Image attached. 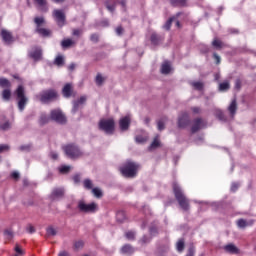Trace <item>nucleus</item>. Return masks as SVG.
<instances>
[{"instance_id": "obj_1", "label": "nucleus", "mask_w": 256, "mask_h": 256, "mask_svg": "<svg viewBox=\"0 0 256 256\" xmlns=\"http://www.w3.org/2000/svg\"><path fill=\"white\" fill-rule=\"evenodd\" d=\"M142 166L141 163L135 162L132 159H127L120 167L119 172L124 179H135L137 175H139V171H141Z\"/></svg>"}, {"instance_id": "obj_2", "label": "nucleus", "mask_w": 256, "mask_h": 256, "mask_svg": "<svg viewBox=\"0 0 256 256\" xmlns=\"http://www.w3.org/2000/svg\"><path fill=\"white\" fill-rule=\"evenodd\" d=\"M172 191L174 194V197L182 211L187 213L191 210V202L189 198L185 195V192H183V188L179 185L177 182L172 183Z\"/></svg>"}, {"instance_id": "obj_3", "label": "nucleus", "mask_w": 256, "mask_h": 256, "mask_svg": "<svg viewBox=\"0 0 256 256\" xmlns=\"http://www.w3.org/2000/svg\"><path fill=\"white\" fill-rule=\"evenodd\" d=\"M36 97L38 101L42 103V105H49L50 103H55V101H59V91H57V89L55 88H49L43 90Z\"/></svg>"}, {"instance_id": "obj_4", "label": "nucleus", "mask_w": 256, "mask_h": 256, "mask_svg": "<svg viewBox=\"0 0 256 256\" xmlns=\"http://www.w3.org/2000/svg\"><path fill=\"white\" fill-rule=\"evenodd\" d=\"M62 149L68 159H79V157H83V152L75 143L64 145Z\"/></svg>"}, {"instance_id": "obj_5", "label": "nucleus", "mask_w": 256, "mask_h": 256, "mask_svg": "<svg viewBox=\"0 0 256 256\" xmlns=\"http://www.w3.org/2000/svg\"><path fill=\"white\" fill-rule=\"evenodd\" d=\"M14 94L18 101L19 111H25V107L27 106V103H29V98L25 95V87L23 85H19L14 91Z\"/></svg>"}, {"instance_id": "obj_6", "label": "nucleus", "mask_w": 256, "mask_h": 256, "mask_svg": "<svg viewBox=\"0 0 256 256\" xmlns=\"http://www.w3.org/2000/svg\"><path fill=\"white\" fill-rule=\"evenodd\" d=\"M99 131H104L106 135H114L115 120L113 118L101 119L98 123Z\"/></svg>"}, {"instance_id": "obj_7", "label": "nucleus", "mask_w": 256, "mask_h": 256, "mask_svg": "<svg viewBox=\"0 0 256 256\" xmlns=\"http://www.w3.org/2000/svg\"><path fill=\"white\" fill-rule=\"evenodd\" d=\"M50 119L51 121H55L59 125H65L67 123V116L63 114L61 109H53L50 111Z\"/></svg>"}, {"instance_id": "obj_8", "label": "nucleus", "mask_w": 256, "mask_h": 256, "mask_svg": "<svg viewBox=\"0 0 256 256\" xmlns=\"http://www.w3.org/2000/svg\"><path fill=\"white\" fill-rule=\"evenodd\" d=\"M78 209L80 213H97V211H99V206L95 202L87 204L84 201H79Z\"/></svg>"}, {"instance_id": "obj_9", "label": "nucleus", "mask_w": 256, "mask_h": 256, "mask_svg": "<svg viewBox=\"0 0 256 256\" xmlns=\"http://www.w3.org/2000/svg\"><path fill=\"white\" fill-rule=\"evenodd\" d=\"M53 17L55 19L56 24L58 25V27H65L66 23H67V17L65 16V12H63V10H57L55 9L53 11Z\"/></svg>"}, {"instance_id": "obj_10", "label": "nucleus", "mask_w": 256, "mask_h": 256, "mask_svg": "<svg viewBox=\"0 0 256 256\" xmlns=\"http://www.w3.org/2000/svg\"><path fill=\"white\" fill-rule=\"evenodd\" d=\"M28 57L33 59L35 63L43 60V49L41 47H35L28 52Z\"/></svg>"}, {"instance_id": "obj_11", "label": "nucleus", "mask_w": 256, "mask_h": 256, "mask_svg": "<svg viewBox=\"0 0 256 256\" xmlns=\"http://www.w3.org/2000/svg\"><path fill=\"white\" fill-rule=\"evenodd\" d=\"M178 129H187L191 125V119L189 118V114L184 112L181 116L178 117Z\"/></svg>"}, {"instance_id": "obj_12", "label": "nucleus", "mask_w": 256, "mask_h": 256, "mask_svg": "<svg viewBox=\"0 0 256 256\" xmlns=\"http://www.w3.org/2000/svg\"><path fill=\"white\" fill-rule=\"evenodd\" d=\"M65 197V188L57 187L54 188L49 196L50 201H59Z\"/></svg>"}, {"instance_id": "obj_13", "label": "nucleus", "mask_w": 256, "mask_h": 256, "mask_svg": "<svg viewBox=\"0 0 256 256\" xmlns=\"http://www.w3.org/2000/svg\"><path fill=\"white\" fill-rule=\"evenodd\" d=\"M62 95L64 99H71V97H75L77 93L73 89V84L66 83L64 87L62 88Z\"/></svg>"}, {"instance_id": "obj_14", "label": "nucleus", "mask_w": 256, "mask_h": 256, "mask_svg": "<svg viewBox=\"0 0 256 256\" xmlns=\"http://www.w3.org/2000/svg\"><path fill=\"white\" fill-rule=\"evenodd\" d=\"M207 127V124L203 121V118H196L193 120V125L191 127V133L192 135H195V133L201 131V129Z\"/></svg>"}, {"instance_id": "obj_15", "label": "nucleus", "mask_w": 256, "mask_h": 256, "mask_svg": "<svg viewBox=\"0 0 256 256\" xmlns=\"http://www.w3.org/2000/svg\"><path fill=\"white\" fill-rule=\"evenodd\" d=\"M85 103H87V96H81L78 100H74L72 102V115H75V113L81 109V105H85Z\"/></svg>"}, {"instance_id": "obj_16", "label": "nucleus", "mask_w": 256, "mask_h": 256, "mask_svg": "<svg viewBox=\"0 0 256 256\" xmlns=\"http://www.w3.org/2000/svg\"><path fill=\"white\" fill-rule=\"evenodd\" d=\"M163 41H165V36L161 34H157L156 32H153L150 35V42L152 45H154V47H158V45H161Z\"/></svg>"}, {"instance_id": "obj_17", "label": "nucleus", "mask_w": 256, "mask_h": 256, "mask_svg": "<svg viewBox=\"0 0 256 256\" xmlns=\"http://www.w3.org/2000/svg\"><path fill=\"white\" fill-rule=\"evenodd\" d=\"M0 36L2 37V41H4V43H6V45H11V43H13L14 39H13V34H11V32L2 29Z\"/></svg>"}, {"instance_id": "obj_18", "label": "nucleus", "mask_w": 256, "mask_h": 256, "mask_svg": "<svg viewBox=\"0 0 256 256\" xmlns=\"http://www.w3.org/2000/svg\"><path fill=\"white\" fill-rule=\"evenodd\" d=\"M130 126H131V118H129V116H125L120 119L119 127L121 131H129Z\"/></svg>"}, {"instance_id": "obj_19", "label": "nucleus", "mask_w": 256, "mask_h": 256, "mask_svg": "<svg viewBox=\"0 0 256 256\" xmlns=\"http://www.w3.org/2000/svg\"><path fill=\"white\" fill-rule=\"evenodd\" d=\"M104 6L106 7L107 11H109V13L113 14L117 10V0H105Z\"/></svg>"}, {"instance_id": "obj_20", "label": "nucleus", "mask_w": 256, "mask_h": 256, "mask_svg": "<svg viewBox=\"0 0 256 256\" xmlns=\"http://www.w3.org/2000/svg\"><path fill=\"white\" fill-rule=\"evenodd\" d=\"M180 16H181V12H178L176 16L170 17L166 21V23L163 25V29H165V31H171V25H173V22L175 21V19H178Z\"/></svg>"}, {"instance_id": "obj_21", "label": "nucleus", "mask_w": 256, "mask_h": 256, "mask_svg": "<svg viewBox=\"0 0 256 256\" xmlns=\"http://www.w3.org/2000/svg\"><path fill=\"white\" fill-rule=\"evenodd\" d=\"M224 251H226V253H230V255H239V248L234 244H227L224 246Z\"/></svg>"}, {"instance_id": "obj_22", "label": "nucleus", "mask_w": 256, "mask_h": 256, "mask_svg": "<svg viewBox=\"0 0 256 256\" xmlns=\"http://www.w3.org/2000/svg\"><path fill=\"white\" fill-rule=\"evenodd\" d=\"M228 111L231 115V117H235V115L237 114V99L234 98L232 100V102L230 103L229 107H228Z\"/></svg>"}, {"instance_id": "obj_23", "label": "nucleus", "mask_w": 256, "mask_h": 256, "mask_svg": "<svg viewBox=\"0 0 256 256\" xmlns=\"http://www.w3.org/2000/svg\"><path fill=\"white\" fill-rule=\"evenodd\" d=\"M116 221L117 223H125L127 221V214L123 210L116 212Z\"/></svg>"}, {"instance_id": "obj_24", "label": "nucleus", "mask_w": 256, "mask_h": 256, "mask_svg": "<svg viewBox=\"0 0 256 256\" xmlns=\"http://www.w3.org/2000/svg\"><path fill=\"white\" fill-rule=\"evenodd\" d=\"M121 253H123L124 255H133V253H135V249L131 244H125L121 248Z\"/></svg>"}, {"instance_id": "obj_25", "label": "nucleus", "mask_w": 256, "mask_h": 256, "mask_svg": "<svg viewBox=\"0 0 256 256\" xmlns=\"http://www.w3.org/2000/svg\"><path fill=\"white\" fill-rule=\"evenodd\" d=\"M215 117H216V119H218L219 121H222L223 123H227V116L225 115V113L223 112V110H221V109H216V110H215Z\"/></svg>"}, {"instance_id": "obj_26", "label": "nucleus", "mask_w": 256, "mask_h": 256, "mask_svg": "<svg viewBox=\"0 0 256 256\" xmlns=\"http://www.w3.org/2000/svg\"><path fill=\"white\" fill-rule=\"evenodd\" d=\"M171 7H187V0H169Z\"/></svg>"}, {"instance_id": "obj_27", "label": "nucleus", "mask_w": 256, "mask_h": 256, "mask_svg": "<svg viewBox=\"0 0 256 256\" xmlns=\"http://www.w3.org/2000/svg\"><path fill=\"white\" fill-rule=\"evenodd\" d=\"M73 45H76V42L71 38L64 39L61 41V47L63 49H69V47H73Z\"/></svg>"}, {"instance_id": "obj_28", "label": "nucleus", "mask_w": 256, "mask_h": 256, "mask_svg": "<svg viewBox=\"0 0 256 256\" xmlns=\"http://www.w3.org/2000/svg\"><path fill=\"white\" fill-rule=\"evenodd\" d=\"M38 6L40 7V11L42 13H47L49 11V7H47V0H34Z\"/></svg>"}, {"instance_id": "obj_29", "label": "nucleus", "mask_w": 256, "mask_h": 256, "mask_svg": "<svg viewBox=\"0 0 256 256\" xmlns=\"http://www.w3.org/2000/svg\"><path fill=\"white\" fill-rule=\"evenodd\" d=\"M35 33H38V35H41V37H50L51 36V30L47 28H36Z\"/></svg>"}, {"instance_id": "obj_30", "label": "nucleus", "mask_w": 256, "mask_h": 256, "mask_svg": "<svg viewBox=\"0 0 256 256\" xmlns=\"http://www.w3.org/2000/svg\"><path fill=\"white\" fill-rule=\"evenodd\" d=\"M53 65H56V67H63L65 65V57L63 55L56 56Z\"/></svg>"}, {"instance_id": "obj_31", "label": "nucleus", "mask_w": 256, "mask_h": 256, "mask_svg": "<svg viewBox=\"0 0 256 256\" xmlns=\"http://www.w3.org/2000/svg\"><path fill=\"white\" fill-rule=\"evenodd\" d=\"M50 119H51V117L49 118V116H47V114L42 113L38 120L40 127L47 125V123H49Z\"/></svg>"}, {"instance_id": "obj_32", "label": "nucleus", "mask_w": 256, "mask_h": 256, "mask_svg": "<svg viewBox=\"0 0 256 256\" xmlns=\"http://www.w3.org/2000/svg\"><path fill=\"white\" fill-rule=\"evenodd\" d=\"M1 97L4 101H11V88H4L1 92Z\"/></svg>"}, {"instance_id": "obj_33", "label": "nucleus", "mask_w": 256, "mask_h": 256, "mask_svg": "<svg viewBox=\"0 0 256 256\" xmlns=\"http://www.w3.org/2000/svg\"><path fill=\"white\" fill-rule=\"evenodd\" d=\"M161 73L162 75H169L171 73V64L169 62H164L161 65Z\"/></svg>"}, {"instance_id": "obj_34", "label": "nucleus", "mask_w": 256, "mask_h": 256, "mask_svg": "<svg viewBox=\"0 0 256 256\" xmlns=\"http://www.w3.org/2000/svg\"><path fill=\"white\" fill-rule=\"evenodd\" d=\"M0 87L2 89H10L11 88V81L5 77H0Z\"/></svg>"}, {"instance_id": "obj_35", "label": "nucleus", "mask_w": 256, "mask_h": 256, "mask_svg": "<svg viewBox=\"0 0 256 256\" xmlns=\"http://www.w3.org/2000/svg\"><path fill=\"white\" fill-rule=\"evenodd\" d=\"M34 23L36 25V29H41V27H43V25H45V18L43 16L35 17Z\"/></svg>"}, {"instance_id": "obj_36", "label": "nucleus", "mask_w": 256, "mask_h": 256, "mask_svg": "<svg viewBox=\"0 0 256 256\" xmlns=\"http://www.w3.org/2000/svg\"><path fill=\"white\" fill-rule=\"evenodd\" d=\"M151 239H153L151 236L144 234L138 241L140 245H147V243H151Z\"/></svg>"}, {"instance_id": "obj_37", "label": "nucleus", "mask_w": 256, "mask_h": 256, "mask_svg": "<svg viewBox=\"0 0 256 256\" xmlns=\"http://www.w3.org/2000/svg\"><path fill=\"white\" fill-rule=\"evenodd\" d=\"M229 89H231L229 81H224L219 84V91H229Z\"/></svg>"}, {"instance_id": "obj_38", "label": "nucleus", "mask_w": 256, "mask_h": 256, "mask_svg": "<svg viewBox=\"0 0 256 256\" xmlns=\"http://www.w3.org/2000/svg\"><path fill=\"white\" fill-rule=\"evenodd\" d=\"M58 171L61 173V175H67V173L71 171V166L62 165L58 168Z\"/></svg>"}, {"instance_id": "obj_39", "label": "nucleus", "mask_w": 256, "mask_h": 256, "mask_svg": "<svg viewBox=\"0 0 256 256\" xmlns=\"http://www.w3.org/2000/svg\"><path fill=\"white\" fill-rule=\"evenodd\" d=\"M191 85L197 91H203V89L205 88V84H203V82H192Z\"/></svg>"}, {"instance_id": "obj_40", "label": "nucleus", "mask_w": 256, "mask_h": 256, "mask_svg": "<svg viewBox=\"0 0 256 256\" xmlns=\"http://www.w3.org/2000/svg\"><path fill=\"white\" fill-rule=\"evenodd\" d=\"M161 147V142L159 141V138L155 137L152 143L150 144L149 149H157Z\"/></svg>"}, {"instance_id": "obj_41", "label": "nucleus", "mask_w": 256, "mask_h": 256, "mask_svg": "<svg viewBox=\"0 0 256 256\" xmlns=\"http://www.w3.org/2000/svg\"><path fill=\"white\" fill-rule=\"evenodd\" d=\"M9 129H11V122L9 120L2 124L0 123V131H9Z\"/></svg>"}, {"instance_id": "obj_42", "label": "nucleus", "mask_w": 256, "mask_h": 256, "mask_svg": "<svg viewBox=\"0 0 256 256\" xmlns=\"http://www.w3.org/2000/svg\"><path fill=\"white\" fill-rule=\"evenodd\" d=\"M149 233H150V237L153 238V237L159 235V229H157V226H150Z\"/></svg>"}, {"instance_id": "obj_43", "label": "nucleus", "mask_w": 256, "mask_h": 256, "mask_svg": "<svg viewBox=\"0 0 256 256\" xmlns=\"http://www.w3.org/2000/svg\"><path fill=\"white\" fill-rule=\"evenodd\" d=\"M212 46H214L216 49H223V42L217 38H215L212 41Z\"/></svg>"}, {"instance_id": "obj_44", "label": "nucleus", "mask_w": 256, "mask_h": 256, "mask_svg": "<svg viewBox=\"0 0 256 256\" xmlns=\"http://www.w3.org/2000/svg\"><path fill=\"white\" fill-rule=\"evenodd\" d=\"M92 193L97 199H101V197H103V191L99 188H93Z\"/></svg>"}, {"instance_id": "obj_45", "label": "nucleus", "mask_w": 256, "mask_h": 256, "mask_svg": "<svg viewBox=\"0 0 256 256\" xmlns=\"http://www.w3.org/2000/svg\"><path fill=\"white\" fill-rule=\"evenodd\" d=\"M185 249V240L184 239H180L177 242V251H179V253H181L182 251H184Z\"/></svg>"}, {"instance_id": "obj_46", "label": "nucleus", "mask_w": 256, "mask_h": 256, "mask_svg": "<svg viewBox=\"0 0 256 256\" xmlns=\"http://www.w3.org/2000/svg\"><path fill=\"white\" fill-rule=\"evenodd\" d=\"M84 246H85V243L83 242V240H78L74 243V249L76 251H79V249H83Z\"/></svg>"}, {"instance_id": "obj_47", "label": "nucleus", "mask_w": 256, "mask_h": 256, "mask_svg": "<svg viewBox=\"0 0 256 256\" xmlns=\"http://www.w3.org/2000/svg\"><path fill=\"white\" fill-rule=\"evenodd\" d=\"M14 251L17 253L14 256H23V255H25V251H23V249H21V246H19V244L15 245Z\"/></svg>"}, {"instance_id": "obj_48", "label": "nucleus", "mask_w": 256, "mask_h": 256, "mask_svg": "<svg viewBox=\"0 0 256 256\" xmlns=\"http://www.w3.org/2000/svg\"><path fill=\"white\" fill-rule=\"evenodd\" d=\"M83 183L85 189H93V182L91 181V179H85Z\"/></svg>"}, {"instance_id": "obj_49", "label": "nucleus", "mask_w": 256, "mask_h": 256, "mask_svg": "<svg viewBox=\"0 0 256 256\" xmlns=\"http://www.w3.org/2000/svg\"><path fill=\"white\" fill-rule=\"evenodd\" d=\"M239 187H240L239 182H232L231 187H230V191L232 193H237V190L239 189Z\"/></svg>"}, {"instance_id": "obj_50", "label": "nucleus", "mask_w": 256, "mask_h": 256, "mask_svg": "<svg viewBox=\"0 0 256 256\" xmlns=\"http://www.w3.org/2000/svg\"><path fill=\"white\" fill-rule=\"evenodd\" d=\"M72 35L73 37H81V35H83V29H79V28L73 29Z\"/></svg>"}, {"instance_id": "obj_51", "label": "nucleus", "mask_w": 256, "mask_h": 256, "mask_svg": "<svg viewBox=\"0 0 256 256\" xmlns=\"http://www.w3.org/2000/svg\"><path fill=\"white\" fill-rule=\"evenodd\" d=\"M237 225L240 227V229H245V227H247V221L241 218L237 221Z\"/></svg>"}, {"instance_id": "obj_52", "label": "nucleus", "mask_w": 256, "mask_h": 256, "mask_svg": "<svg viewBox=\"0 0 256 256\" xmlns=\"http://www.w3.org/2000/svg\"><path fill=\"white\" fill-rule=\"evenodd\" d=\"M115 33L116 35H118V37H121L125 33V29L121 25L117 26L115 29Z\"/></svg>"}, {"instance_id": "obj_53", "label": "nucleus", "mask_w": 256, "mask_h": 256, "mask_svg": "<svg viewBox=\"0 0 256 256\" xmlns=\"http://www.w3.org/2000/svg\"><path fill=\"white\" fill-rule=\"evenodd\" d=\"M46 233L47 235H51L52 237H55V235H57V230H55L53 226H50L47 228Z\"/></svg>"}, {"instance_id": "obj_54", "label": "nucleus", "mask_w": 256, "mask_h": 256, "mask_svg": "<svg viewBox=\"0 0 256 256\" xmlns=\"http://www.w3.org/2000/svg\"><path fill=\"white\" fill-rule=\"evenodd\" d=\"M136 143H147V137H144L143 135H138L135 137Z\"/></svg>"}, {"instance_id": "obj_55", "label": "nucleus", "mask_w": 256, "mask_h": 256, "mask_svg": "<svg viewBox=\"0 0 256 256\" xmlns=\"http://www.w3.org/2000/svg\"><path fill=\"white\" fill-rule=\"evenodd\" d=\"M90 41L92 43H99V34L93 33L90 35Z\"/></svg>"}, {"instance_id": "obj_56", "label": "nucleus", "mask_w": 256, "mask_h": 256, "mask_svg": "<svg viewBox=\"0 0 256 256\" xmlns=\"http://www.w3.org/2000/svg\"><path fill=\"white\" fill-rule=\"evenodd\" d=\"M32 147H33V144H26V145H21V146L19 147V149H20L21 151H27V152H29V151H31Z\"/></svg>"}, {"instance_id": "obj_57", "label": "nucleus", "mask_w": 256, "mask_h": 256, "mask_svg": "<svg viewBox=\"0 0 256 256\" xmlns=\"http://www.w3.org/2000/svg\"><path fill=\"white\" fill-rule=\"evenodd\" d=\"M125 237L128 238L130 241H135V232L128 231L126 232Z\"/></svg>"}, {"instance_id": "obj_58", "label": "nucleus", "mask_w": 256, "mask_h": 256, "mask_svg": "<svg viewBox=\"0 0 256 256\" xmlns=\"http://www.w3.org/2000/svg\"><path fill=\"white\" fill-rule=\"evenodd\" d=\"M103 81H105V79L103 78V76L101 74H97L96 75V84L101 86L103 85Z\"/></svg>"}, {"instance_id": "obj_59", "label": "nucleus", "mask_w": 256, "mask_h": 256, "mask_svg": "<svg viewBox=\"0 0 256 256\" xmlns=\"http://www.w3.org/2000/svg\"><path fill=\"white\" fill-rule=\"evenodd\" d=\"M98 25H99L100 27H109V25H110L109 19H103V20H101V21L98 23Z\"/></svg>"}, {"instance_id": "obj_60", "label": "nucleus", "mask_w": 256, "mask_h": 256, "mask_svg": "<svg viewBox=\"0 0 256 256\" xmlns=\"http://www.w3.org/2000/svg\"><path fill=\"white\" fill-rule=\"evenodd\" d=\"M72 180L73 182L77 185L79 183H81V174H75L73 177H72Z\"/></svg>"}, {"instance_id": "obj_61", "label": "nucleus", "mask_w": 256, "mask_h": 256, "mask_svg": "<svg viewBox=\"0 0 256 256\" xmlns=\"http://www.w3.org/2000/svg\"><path fill=\"white\" fill-rule=\"evenodd\" d=\"M4 235L7 237V239L9 241H11V239H13V231L12 230H5Z\"/></svg>"}, {"instance_id": "obj_62", "label": "nucleus", "mask_w": 256, "mask_h": 256, "mask_svg": "<svg viewBox=\"0 0 256 256\" xmlns=\"http://www.w3.org/2000/svg\"><path fill=\"white\" fill-rule=\"evenodd\" d=\"M174 203L175 200L173 198H168L166 201H164V207H171V205Z\"/></svg>"}, {"instance_id": "obj_63", "label": "nucleus", "mask_w": 256, "mask_h": 256, "mask_svg": "<svg viewBox=\"0 0 256 256\" xmlns=\"http://www.w3.org/2000/svg\"><path fill=\"white\" fill-rule=\"evenodd\" d=\"M157 127H158V131H163L165 129V123L163 122V120H159L157 122Z\"/></svg>"}, {"instance_id": "obj_64", "label": "nucleus", "mask_w": 256, "mask_h": 256, "mask_svg": "<svg viewBox=\"0 0 256 256\" xmlns=\"http://www.w3.org/2000/svg\"><path fill=\"white\" fill-rule=\"evenodd\" d=\"M241 86H242V82H241V79H236L235 80V85H234V87H235V89L237 90V91H239V90H241Z\"/></svg>"}]
</instances>
